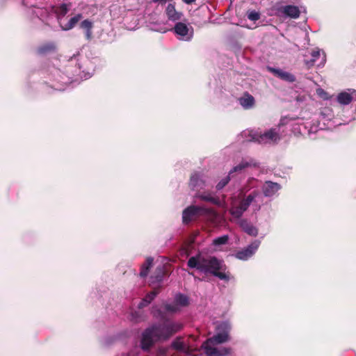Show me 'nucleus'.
Wrapping results in <instances>:
<instances>
[{"instance_id":"nucleus-1","label":"nucleus","mask_w":356,"mask_h":356,"mask_svg":"<svg viewBox=\"0 0 356 356\" xmlns=\"http://www.w3.org/2000/svg\"><path fill=\"white\" fill-rule=\"evenodd\" d=\"M95 63L79 54L67 58L64 57L58 67L49 70L51 79L57 83L54 87L58 90H64L65 86L74 82H79L90 78L95 71Z\"/></svg>"},{"instance_id":"nucleus-2","label":"nucleus","mask_w":356,"mask_h":356,"mask_svg":"<svg viewBox=\"0 0 356 356\" xmlns=\"http://www.w3.org/2000/svg\"><path fill=\"white\" fill-rule=\"evenodd\" d=\"M182 327L183 325L181 323L168 319L162 323L152 325L143 332L141 348L143 350H148L156 341L169 339Z\"/></svg>"},{"instance_id":"nucleus-3","label":"nucleus","mask_w":356,"mask_h":356,"mask_svg":"<svg viewBox=\"0 0 356 356\" xmlns=\"http://www.w3.org/2000/svg\"><path fill=\"white\" fill-rule=\"evenodd\" d=\"M262 202L261 193L253 191L247 195H241L238 200L233 201L229 213L233 218L239 219L248 208H250L253 212L259 211L262 205Z\"/></svg>"},{"instance_id":"nucleus-4","label":"nucleus","mask_w":356,"mask_h":356,"mask_svg":"<svg viewBox=\"0 0 356 356\" xmlns=\"http://www.w3.org/2000/svg\"><path fill=\"white\" fill-rule=\"evenodd\" d=\"M262 202L261 193L253 191L247 195H241L238 200L233 201L229 213L233 218L239 219L248 208H250L253 212L259 211L262 205Z\"/></svg>"},{"instance_id":"nucleus-5","label":"nucleus","mask_w":356,"mask_h":356,"mask_svg":"<svg viewBox=\"0 0 356 356\" xmlns=\"http://www.w3.org/2000/svg\"><path fill=\"white\" fill-rule=\"evenodd\" d=\"M190 268L195 269L198 273L205 276L211 275L215 270H223L224 262L212 256L197 254L191 257L187 262Z\"/></svg>"},{"instance_id":"nucleus-6","label":"nucleus","mask_w":356,"mask_h":356,"mask_svg":"<svg viewBox=\"0 0 356 356\" xmlns=\"http://www.w3.org/2000/svg\"><path fill=\"white\" fill-rule=\"evenodd\" d=\"M138 0H126L123 6H113L111 15L115 18H122L127 29H133L138 24V18L136 16V10L138 8Z\"/></svg>"},{"instance_id":"nucleus-7","label":"nucleus","mask_w":356,"mask_h":356,"mask_svg":"<svg viewBox=\"0 0 356 356\" xmlns=\"http://www.w3.org/2000/svg\"><path fill=\"white\" fill-rule=\"evenodd\" d=\"M280 127L271 128L264 133L254 130H246L241 136L245 142H256L259 144H274L280 140Z\"/></svg>"},{"instance_id":"nucleus-8","label":"nucleus","mask_w":356,"mask_h":356,"mask_svg":"<svg viewBox=\"0 0 356 356\" xmlns=\"http://www.w3.org/2000/svg\"><path fill=\"white\" fill-rule=\"evenodd\" d=\"M214 214L211 207L206 205H191L186 207L182 213V220L188 224L200 216H210Z\"/></svg>"},{"instance_id":"nucleus-9","label":"nucleus","mask_w":356,"mask_h":356,"mask_svg":"<svg viewBox=\"0 0 356 356\" xmlns=\"http://www.w3.org/2000/svg\"><path fill=\"white\" fill-rule=\"evenodd\" d=\"M172 31L179 40L184 42L191 41L194 35L193 27L186 19L175 23Z\"/></svg>"},{"instance_id":"nucleus-10","label":"nucleus","mask_w":356,"mask_h":356,"mask_svg":"<svg viewBox=\"0 0 356 356\" xmlns=\"http://www.w3.org/2000/svg\"><path fill=\"white\" fill-rule=\"evenodd\" d=\"M222 343L210 337L204 342L202 347L207 356H227L230 354L231 348L219 346Z\"/></svg>"},{"instance_id":"nucleus-11","label":"nucleus","mask_w":356,"mask_h":356,"mask_svg":"<svg viewBox=\"0 0 356 356\" xmlns=\"http://www.w3.org/2000/svg\"><path fill=\"white\" fill-rule=\"evenodd\" d=\"M211 185L209 177L202 172H194L190 179L189 187L195 193Z\"/></svg>"},{"instance_id":"nucleus-12","label":"nucleus","mask_w":356,"mask_h":356,"mask_svg":"<svg viewBox=\"0 0 356 356\" xmlns=\"http://www.w3.org/2000/svg\"><path fill=\"white\" fill-rule=\"evenodd\" d=\"M232 325L227 321L218 322L216 326V332L211 338L219 342L226 343L230 340L229 333Z\"/></svg>"},{"instance_id":"nucleus-13","label":"nucleus","mask_w":356,"mask_h":356,"mask_svg":"<svg viewBox=\"0 0 356 356\" xmlns=\"http://www.w3.org/2000/svg\"><path fill=\"white\" fill-rule=\"evenodd\" d=\"M275 15L282 18L297 19L300 17L299 8L293 5H279L275 6Z\"/></svg>"},{"instance_id":"nucleus-14","label":"nucleus","mask_w":356,"mask_h":356,"mask_svg":"<svg viewBox=\"0 0 356 356\" xmlns=\"http://www.w3.org/2000/svg\"><path fill=\"white\" fill-rule=\"evenodd\" d=\"M188 304V297L179 293L175 296L172 302H168L165 305V309L168 312L175 313L179 312L182 307H186Z\"/></svg>"},{"instance_id":"nucleus-15","label":"nucleus","mask_w":356,"mask_h":356,"mask_svg":"<svg viewBox=\"0 0 356 356\" xmlns=\"http://www.w3.org/2000/svg\"><path fill=\"white\" fill-rule=\"evenodd\" d=\"M260 243L261 242L259 240H254L246 248L236 252L235 254L236 258L243 261L249 259L255 254L260 245Z\"/></svg>"},{"instance_id":"nucleus-16","label":"nucleus","mask_w":356,"mask_h":356,"mask_svg":"<svg viewBox=\"0 0 356 356\" xmlns=\"http://www.w3.org/2000/svg\"><path fill=\"white\" fill-rule=\"evenodd\" d=\"M257 166V163L252 159H242L240 163L234 165L229 172V176L232 178L242 175L245 172V170L250 167Z\"/></svg>"},{"instance_id":"nucleus-17","label":"nucleus","mask_w":356,"mask_h":356,"mask_svg":"<svg viewBox=\"0 0 356 356\" xmlns=\"http://www.w3.org/2000/svg\"><path fill=\"white\" fill-rule=\"evenodd\" d=\"M337 101L341 105H348L353 101H356V90L348 89L341 92L337 96Z\"/></svg>"},{"instance_id":"nucleus-18","label":"nucleus","mask_w":356,"mask_h":356,"mask_svg":"<svg viewBox=\"0 0 356 356\" xmlns=\"http://www.w3.org/2000/svg\"><path fill=\"white\" fill-rule=\"evenodd\" d=\"M237 102L244 110L252 109L256 104L254 97L248 92H243L238 97Z\"/></svg>"},{"instance_id":"nucleus-19","label":"nucleus","mask_w":356,"mask_h":356,"mask_svg":"<svg viewBox=\"0 0 356 356\" xmlns=\"http://www.w3.org/2000/svg\"><path fill=\"white\" fill-rule=\"evenodd\" d=\"M267 70L268 72L273 74L275 76L280 78V79L284 81L289 83H293L296 80V76L293 74L284 71L282 69L268 66L267 67Z\"/></svg>"},{"instance_id":"nucleus-20","label":"nucleus","mask_w":356,"mask_h":356,"mask_svg":"<svg viewBox=\"0 0 356 356\" xmlns=\"http://www.w3.org/2000/svg\"><path fill=\"white\" fill-rule=\"evenodd\" d=\"M195 197L196 198L200 199V200L209 202L214 205L220 206L221 205L220 199L217 197L214 193L208 191H200L195 194Z\"/></svg>"},{"instance_id":"nucleus-21","label":"nucleus","mask_w":356,"mask_h":356,"mask_svg":"<svg viewBox=\"0 0 356 356\" xmlns=\"http://www.w3.org/2000/svg\"><path fill=\"white\" fill-rule=\"evenodd\" d=\"M165 13L168 19L175 23L180 22L184 17L183 13L177 10L172 3H169L167 6Z\"/></svg>"},{"instance_id":"nucleus-22","label":"nucleus","mask_w":356,"mask_h":356,"mask_svg":"<svg viewBox=\"0 0 356 356\" xmlns=\"http://www.w3.org/2000/svg\"><path fill=\"white\" fill-rule=\"evenodd\" d=\"M261 188L264 195L270 197L275 195L280 190L281 186L278 183L266 181L264 184L262 183Z\"/></svg>"},{"instance_id":"nucleus-23","label":"nucleus","mask_w":356,"mask_h":356,"mask_svg":"<svg viewBox=\"0 0 356 356\" xmlns=\"http://www.w3.org/2000/svg\"><path fill=\"white\" fill-rule=\"evenodd\" d=\"M262 181L254 177H250L246 184L242 188V193H250L253 191H257L260 192V188H261Z\"/></svg>"},{"instance_id":"nucleus-24","label":"nucleus","mask_w":356,"mask_h":356,"mask_svg":"<svg viewBox=\"0 0 356 356\" xmlns=\"http://www.w3.org/2000/svg\"><path fill=\"white\" fill-rule=\"evenodd\" d=\"M237 223L240 226V227L248 235L252 236H256L258 234L257 228L254 226L250 222H249L247 219H236Z\"/></svg>"},{"instance_id":"nucleus-25","label":"nucleus","mask_w":356,"mask_h":356,"mask_svg":"<svg viewBox=\"0 0 356 356\" xmlns=\"http://www.w3.org/2000/svg\"><path fill=\"white\" fill-rule=\"evenodd\" d=\"M187 355H191V348L183 341L182 338L177 337L170 347Z\"/></svg>"},{"instance_id":"nucleus-26","label":"nucleus","mask_w":356,"mask_h":356,"mask_svg":"<svg viewBox=\"0 0 356 356\" xmlns=\"http://www.w3.org/2000/svg\"><path fill=\"white\" fill-rule=\"evenodd\" d=\"M83 18L81 13L75 14L68 19L67 23L60 24V28L63 31H70L74 28L79 22H81Z\"/></svg>"},{"instance_id":"nucleus-27","label":"nucleus","mask_w":356,"mask_h":356,"mask_svg":"<svg viewBox=\"0 0 356 356\" xmlns=\"http://www.w3.org/2000/svg\"><path fill=\"white\" fill-rule=\"evenodd\" d=\"M311 56H312V59L305 60V63L308 67H312L321 56V64L323 65L324 63H325V55L323 51H321L318 49H317L316 50H313L311 53Z\"/></svg>"},{"instance_id":"nucleus-28","label":"nucleus","mask_w":356,"mask_h":356,"mask_svg":"<svg viewBox=\"0 0 356 356\" xmlns=\"http://www.w3.org/2000/svg\"><path fill=\"white\" fill-rule=\"evenodd\" d=\"M94 22L89 19H86L82 20L79 24V28L84 31L85 37L87 40H90L92 38V28Z\"/></svg>"},{"instance_id":"nucleus-29","label":"nucleus","mask_w":356,"mask_h":356,"mask_svg":"<svg viewBox=\"0 0 356 356\" xmlns=\"http://www.w3.org/2000/svg\"><path fill=\"white\" fill-rule=\"evenodd\" d=\"M165 275V268L163 265L156 267L155 271L150 277V283L152 284H159L163 281Z\"/></svg>"},{"instance_id":"nucleus-30","label":"nucleus","mask_w":356,"mask_h":356,"mask_svg":"<svg viewBox=\"0 0 356 356\" xmlns=\"http://www.w3.org/2000/svg\"><path fill=\"white\" fill-rule=\"evenodd\" d=\"M302 126L309 136L316 133L319 129H323V127H320L319 122L314 119L311 121L307 120Z\"/></svg>"},{"instance_id":"nucleus-31","label":"nucleus","mask_w":356,"mask_h":356,"mask_svg":"<svg viewBox=\"0 0 356 356\" xmlns=\"http://www.w3.org/2000/svg\"><path fill=\"white\" fill-rule=\"evenodd\" d=\"M154 259L151 257H147L145 263L141 266L140 275L145 277L147 275L149 268L152 267Z\"/></svg>"},{"instance_id":"nucleus-32","label":"nucleus","mask_w":356,"mask_h":356,"mask_svg":"<svg viewBox=\"0 0 356 356\" xmlns=\"http://www.w3.org/2000/svg\"><path fill=\"white\" fill-rule=\"evenodd\" d=\"M157 294H158V291H156L155 290H154L153 291H152L149 293H148L145 296V298H143L140 301V302L138 305V307L139 308H143L144 307L147 306L152 302V300H153L154 299V298L156 296Z\"/></svg>"},{"instance_id":"nucleus-33","label":"nucleus","mask_w":356,"mask_h":356,"mask_svg":"<svg viewBox=\"0 0 356 356\" xmlns=\"http://www.w3.org/2000/svg\"><path fill=\"white\" fill-rule=\"evenodd\" d=\"M225 266H224L223 270H215L214 273H213L211 274V275L217 277L218 278H219L221 280H225V281L227 282L229 280V274H227L223 271V270H225Z\"/></svg>"},{"instance_id":"nucleus-34","label":"nucleus","mask_w":356,"mask_h":356,"mask_svg":"<svg viewBox=\"0 0 356 356\" xmlns=\"http://www.w3.org/2000/svg\"><path fill=\"white\" fill-rule=\"evenodd\" d=\"M231 179H233L229 175H227L226 177H223L220 180V181L216 184V188L217 191H220L222 188H225L229 183V181L231 180Z\"/></svg>"},{"instance_id":"nucleus-35","label":"nucleus","mask_w":356,"mask_h":356,"mask_svg":"<svg viewBox=\"0 0 356 356\" xmlns=\"http://www.w3.org/2000/svg\"><path fill=\"white\" fill-rule=\"evenodd\" d=\"M54 49H55V46L54 44H44L43 46H41L38 49V52L41 54H44L47 52L54 51Z\"/></svg>"},{"instance_id":"nucleus-36","label":"nucleus","mask_w":356,"mask_h":356,"mask_svg":"<svg viewBox=\"0 0 356 356\" xmlns=\"http://www.w3.org/2000/svg\"><path fill=\"white\" fill-rule=\"evenodd\" d=\"M228 239H229V238H228L227 235H223L222 236H220V237H218V238H216L215 239H213V243L215 245H224L227 243Z\"/></svg>"},{"instance_id":"nucleus-37","label":"nucleus","mask_w":356,"mask_h":356,"mask_svg":"<svg viewBox=\"0 0 356 356\" xmlns=\"http://www.w3.org/2000/svg\"><path fill=\"white\" fill-rule=\"evenodd\" d=\"M170 348H160L158 350V356H172L170 353Z\"/></svg>"},{"instance_id":"nucleus-38","label":"nucleus","mask_w":356,"mask_h":356,"mask_svg":"<svg viewBox=\"0 0 356 356\" xmlns=\"http://www.w3.org/2000/svg\"><path fill=\"white\" fill-rule=\"evenodd\" d=\"M259 17V13L255 10H252L248 13V18L251 21H257Z\"/></svg>"},{"instance_id":"nucleus-39","label":"nucleus","mask_w":356,"mask_h":356,"mask_svg":"<svg viewBox=\"0 0 356 356\" xmlns=\"http://www.w3.org/2000/svg\"><path fill=\"white\" fill-rule=\"evenodd\" d=\"M317 95L322 99L327 100L330 99L329 94L322 88H318L316 90Z\"/></svg>"},{"instance_id":"nucleus-40","label":"nucleus","mask_w":356,"mask_h":356,"mask_svg":"<svg viewBox=\"0 0 356 356\" xmlns=\"http://www.w3.org/2000/svg\"><path fill=\"white\" fill-rule=\"evenodd\" d=\"M331 111L330 109H324L321 113V116L322 117V119H325V117H327L328 119H330L332 116V115L330 114Z\"/></svg>"},{"instance_id":"nucleus-41","label":"nucleus","mask_w":356,"mask_h":356,"mask_svg":"<svg viewBox=\"0 0 356 356\" xmlns=\"http://www.w3.org/2000/svg\"><path fill=\"white\" fill-rule=\"evenodd\" d=\"M291 120V118L288 117H284L280 120V126L287 124Z\"/></svg>"},{"instance_id":"nucleus-42","label":"nucleus","mask_w":356,"mask_h":356,"mask_svg":"<svg viewBox=\"0 0 356 356\" xmlns=\"http://www.w3.org/2000/svg\"><path fill=\"white\" fill-rule=\"evenodd\" d=\"M183 1L187 4H191L195 1V0H183Z\"/></svg>"}]
</instances>
